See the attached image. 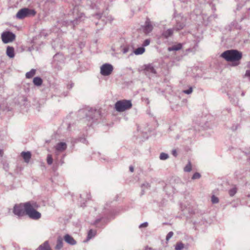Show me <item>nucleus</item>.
I'll return each instance as SVG.
<instances>
[{
  "label": "nucleus",
  "instance_id": "f257e3e1",
  "mask_svg": "<svg viewBox=\"0 0 250 250\" xmlns=\"http://www.w3.org/2000/svg\"><path fill=\"white\" fill-rule=\"evenodd\" d=\"M221 57L228 62H233L232 65L237 66L239 64V62H236L242 58V54L236 50H229L224 52L221 55Z\"/></svg>",
  "mask_w": 250,
  "mask_h": 250
},
{
  "label": "nucleus",
  "instance_id": "f03ea898",
  "mask_svg": "<svg viewBox=\"0 0 250 250\" xmlns=\"http://www.w3.org/2000/svg\"><path fill=\"white\" fill-rule=\"evenodd\" d=\"M176 24L173 28L168 29L164 31L162 33V36L165 38H168L170 37L173 33V31H179L183 29L186 25L187 19L186 17L181 15L176 17Z\"/></svg>",
  "mask_w": 250,
  "mask_h": 250
},
{
  "label": "nucleus",
  "instance_id": "7ed1b4c3",
  "mask_svg": "<svg viewBox=\"0 0 250 250\" xmlns=\"http://www.w3.org/2000/svg\"><path fill=\"white\" fill-rule=\"evenodd\" d=\"M25 212L30 218L38 220L41 217V214L37 211L35 208L38 206L36 203L28 202L25 203Z\"/></svg>",
  "mask_w": 250,
  "mask_h": 250
},
{
  "label": "nucleus",
  "instance_id": "20e7f679",
  "mask_svg": "<svg viewBox=\"0 0 250 250\" xmlns=\"http://www.w3.org/2000/svg\"><path fill=\"white\" fill-rule=\"evenodd\" d=\"M73 14L74 20L67 21H66L67 25L70 26L72 28H73L76 25L78 24L80 22L84 20L85 18L84 14L80 12L77 7H75L73 9Z\"/></svg>",
  "mask_w": 250,
  "mask_h": 250
},
{
  "label": "nucleus",
  "instance_id": "39448f33",
  "mask_svg": "<svg viewBox=\"0 0 250 250\" xmlns=\"http://www.w3.org/2000/svg\"><path fill=\"white\" fill-rule=\"evenodd\" d=\"M132 106L130 100H122L118 101L115 104L114 108L117 111L122 112L130 109Z\"/></svg>",
  "mask_w": 250,
  "mask_h": 250
},
{
  "label": "nucleus",
  "instance_id": "423d86ee",
  "mask_svg": "<svg viewBox=\"0 0 250 250\" xmlns=\"http://www.w3.org/2000/svg\"><path fill=\"white\" fill-rule=\"evenodd\" d=\"M194 15H196V18L200 19L201 17H202L203 19V23L205 25H208L209 23L213 19H215L217 18V16L216 14H213L210 16H208L206 14H202V16L198 15L197 12L194 11V13L191 14L190 18L193 19V20H195V18H194Z\"/></svg>",
  "mask_w": 250,
  "mask_h": 250
},
{
  "label": "nucleus",
  "instance_id": "0eeeda50",
  "mask_svg": "<svg viewBox=\"0 0 250 250\" xmlns=\"http://www.w3.org/2000/svg\"><path fill=\"white\" fill-rule=\"evenodd\" d=\"M36 12L34 9L23 8L20 9L16 14V17L19 19H23L30 16H35Z\"/></svg>",
  "mask_w": 250,
  "mask_h": 250
},
{
  "label": "nucleus",
  "instance_id": "6e6552de",
  "mask_svg": "<svg viewBox=\"0 0 250 250\" xmlns=\"http://www.w3.org/2000/svg\"><path fill=\"white\" fill-rule=\"evenodd\" d=\"M64 62V57L63 55L61 53H57L53 57L52 65L54 67L60 69L61 68L62 65L63 64Z\"/></svg>",
  "mask_w": 250,
  "mask_h": 250
},
{
  "label": "nucleus",
  "instance_id": "1a4fd4ad",
  "mask_svg": "<svg viewBox=\"0 0 250 250\" xmlns=\"http://www.w3.org/2000/svg\"><path fill=\"white\" fill-rule=\"evenodd\" d=\"M15 38V35L10 31L3 32L1 34V39L4 43L13 42Z\"/></svg>",
  "mask_w": 250,
  "mask_h": 250
},
{
  "label": "nucleus",
  "instance_id": "9d476101",
  "mask_svg": "<svg viewBox=\"0 0 250 250\" xmlns=\"http://www.w3.org/2000/svg\"><path fill=\"white\" fill-rule=\"evenodd\" d=\"M25 206V203L15 205L13 208V213L19 217L23 216L26 214Z\"/></svg>",
  "mask_w": 250,
  "mask_h": 250
},
{
  "label": "nucleus",
  "instance_id": "9b49d317",
  "mask_svg": "<svg viewBox=\"0 0 250 250\" xmlns=\"http://www.w3.org/2000/svg\"><path fill=\"white\" fill-rule=\"evenodd\" d=\"M113 70V66L109 63L104 64L101 67V73L103 76L109 75Z\"/></svg>",
  "mask_w": 250,
  "mask_h": 250
},
{
  "label": "nucleus",
  "instance_id": "f8f14e48",
  "mask_svg": "<svg viewBox=\"0 0 250 250\" xmlns=\"http://www.w3.org/2000/svg\"><path fill=\"white\" fill-rule=\"evenodd\" d=\"M153 29V26L152 22L150 21L148 18L146 19L145 24L143 26H142V29L144 33L148 34L150 33Z\"/></svg>",
  "mask_w": 250,
  "mask_h": 250
},
{
  "label": "nucleus",
  "instance_id": "ddd939ff",
  "mask_svg": "<svg viewBox=\"0 0 250 250\" xmlns=\"http://www.w3.org/2000/svg\"><path fill=\"white\" fill-rule=\"evenodd\" d=\"M100 116L99 111L90 108L88 110V112L86 113V118L87 119H91L93 121L97 120V117Z\"/></svg>",
  "mask_w": 250,
  "mask_h": 250
},
{
  "label": "nucleus",
  "instance_id": "4468645a",
  "mask_svg": "<svg viewBox=\"0 0 250 250\" xmlns=\"http://www.w3.org/2000/svg\"><path fill=\"white\" fill-rule=\"evenodd\" d=\"M144 71L146 75H148L149 77H150L156 74L155 69L151 64L145 65Z\"/></svg>",
  "mask_w": 250,
  "mask_h": 250
},
{
  "label": "nucleus",
  "instance_id": "2eb2a0df",
  "mask_svg": "<svg viewBox=\"0 0 250 250\" xmlns=\"http://www.w3.org/2000/svg\"><path fill=\"white\" fill-rule=\"evenodd\" d=\"M67 148V145L64 142L58 143L55 146L56 153H60L64 151Z\"/></svg>",
  "mask_w": 250,
  "mask_h": 250
},
{
  "label": "nucleus",
  "instance_id": "dca6fc26",
  "mask_svg": "<svg viewBox=\"0 0 250 250\" xmlns=\"http://www.w3.org/2000/svg\"><path fill=\"white\" fill-rule=\"evenodd\" d=\"M64 240L67 243L71 245H74L76 244V241L69 234H66L64 235Z\"/></svg>",
  "mask_w": 250,
  "mask_h": 250
},
{
  "label": "nucleus",
  "instance_id": "f3484780",
  "mask_svg": "<svg viewBox=\"0 0 250 250\" xmlns=\"http://www.w3.org/2000/svg\"><path fill=\"white\" fill-rule=\"evenodd\" d=\"M21 156L22 157L25 162L28 163L31 159V154L29 151L22 152L21 153Z\"/></svg>",
  "mask_w": 250,
  "mask_h": 250
},
{
  "label": "nucleus",
  "instance_id": "a211bd4d",
  "mask_svg": "<svg viewBox=\"0 0 250 250\" xmlns=\"http://www.w3.org/2000/svg\"><path fill=\"white\" fill-rule=\"evenodd\" d=\"M36 250H52L48 241L44 242Z\"/></svg>",
  "mask_w": 250,
  "mask_h": 250
},
{
  "label": "nucleus",
  "instance_id": "6ab92c4d",
  "mask_svg": "<svg viewBox=\"0 0 250 250\" xmlns=\"http://www.w3.org/2000/svg\"><path fill=\"white\" fill-rule=\"evenodd\" d=\"M6 54L10 58L15 56L14 48L12 46H8L6 49Z\"/></svg>",
  "mask_w": 250,
  "mask_h": 250
},
{
  "label": "nucleus",
  "instance_id": "aec40b11",
  "mask_svg": "<svg viewBox=\"0 0 250 250\" xmlns=\"http://www.w3.org/2000/svg\"><path fill=\"white\" fill-rule=\"evenodd\" d=\"M63 247V239L61 237H59L57 240V244L55 246V249L57 250H61Z\"/></svg>",
  "mask_w": 250,
  "mask_h": 250
},
{
  "label": "nucleus",
  "instance_id": "412c9836",
  "mask_svg": "<svg viewBox=\"0 0 250 250\" xmlns=\"http://www.w3.org/2000/svg\"><path fill=\"white\" fill-rule=\"evenodd\" d=\"M182 47V45L181 43H178L177 44L174 45L171 47L168 48V50L169 51H178L180 50Z\"/></svg>",
  "mask_w": 250,
  "mask_h": 250
},
{
  "label": "nucleus",
  "instance_id": "4be33fe9",
  "mask_svg": "<svg viewBox=\"0 0 250 250\" xmlns=\"http://www.w3.org/2000/svg\"><path fill=\"white\" fill-rule=\"evenodd\" d=\"M33 83L36 86H41L42 83V79L39 77H35L33 81Z\"/></svg>",
  "mask_w": 250,
  "mask_h": 250
},
{
  "label": "nucleus",
  "instance_id": "5701e85b",
  "mask_svg": "<svg viewBox=\"0 0 250 250\" xmlns=\"http://www.w3.org/2000/svg\"><path fill=\"white\" fill-rule=\"evenodd\" d=\"M36 72V70L35 69H32L30 71L26 73V78L27 79L32 78L35 75Z\"/></svg>",
  "mask_w": 250,
  "mask_h": 250
},
{
  "label": "nucleus",
  "instance_id": "b1692460",
  "mask_svg": "<svg viewBox=\"0 0 250 250\" xmlns=\"http://www.w3.org/2000/svg\"><path fill=\"white\" fill-rule=\"evenodd\" d=\"M237 189L235 187H233L229 190V193L230 196H233L237 192Z\"/></svg>",
  "mask_w": 250,
  "mask_h": 250
},
{
  "label": "nucleus",
  "instance_id": "393cba45",
  "mask_svg": "<svg viewBox=\"0 0 250 250\" xmlns=\"http://www.w3.org/2000/svg\"><path fill=\"white\" fill-rule=\"evenodd\" d=\"M132 48L133 50L131 51L130 55H132L133 54H135V55L141 54V46L138 47V48L135 50H134V47H132Z\"/></svg>",
  "mask_w": 250,
  "mask_h": 250
},
{
  "label": "nucleus",
  "instance_id": "a878e982",
  "mask_svg": "<svg viewBox=\"0 0 250 250\" xmlns=\"http://www.w3.org/2000/svg\"><path fill=\"white\" fill-rule=\"evenodd\" d=\"M184 245L182 242L177 243L175 246V250H182L184 249Z\"/></svg>",
  "mask_w": 250,
  "mask_h": 250
},
{
  "label": "nucleus",
  "instance_id": "bb28decb",
  "mask_svg": "<svg viewBox=\"0 0 250 250\" xmlns=\"http://www.w3.org/2000/svg\"><path fill=\"white\" fill-rule=\"evenodd\" d=\"M95 234V232L94 231H93L92 229H90L89 230L88 232V235L87 239V240H89L91 238H92Z\"/></svg>",
  "mask_w": 250,
  "mask_h": 250
},
{
  "label": "nucleus",
  "instance_id": "cd10ccee",
  "mask_svg": "<svg viewBox=\"0 0 250 250\" xmlns=\"http://www.w3.org/2000/svg\"><path fill=\"white\" fill-rule=\"evenodd\" d=\"M168 158V155L167 153L162 152L160 155V159L162 160H167Z\"/></svg>",
  "mask_w": 250,
  "mask_h": 250
},
{
  "label": "nucleus",
  "instance_id": "c85d7f7f",
  "mask_svg": "<svg viewBox=\"0 0 250 250\" xmlns=\"http://www.w3.org/2000/svg\"><path fill=\"white\" fill-rule=\"evenodd\" d=\"M191 170V165L190 162L186 165L184 168V171L186 172H190Z\"/></svg>",
  "mask_w": 250,
  "mask_h": 250
},
{
  "label": "nucleus",
  "instance_id": "c756f323",
  "mask_svg": "<svg viewBox=\"0 0 250 250\" xmlns=\"http://www.w3.org/2000/svg\"><path fill=\"white\" fill-rule=\"evenodd\" d=\"M47 163L49 165H51L53 163V158L51 154H48L47 156Z\"/></svg>",
  "mask_w": 250,
  "mask_h": 250
},
{
  "label": "nucleus",
  "instance_id": "7c9ffc66",
  "mask_svg": "<svg viewBox=\"0 0 250 250\" xmlns=\"http://www.w3.org/2000/svg\"><path fill=\"white\" fill-rule=\"evenodd\" d=\"M211 202L213 204H217L219 202V199L218 197H216L215 195H212L211 196Z\"/></svg>",
  "mask_w": 250,
  "mask_h": 250
},
{
  "label": "nucleus",
  "instance_id": "2f4dec72",
  "mask_svg": "<svg viewBox=\"0 0 250 250\" xmlns=\"http://www.w3.org/2000/svg\"><path fill=\"white\" fill-rule=\"evenodd\" d=\"M201 177V174L198 172H195L192 177V179L195 180L199 179Z\"/></svg>",
  "mask_w": 250,
  "mask_h": 250
},
{
  "label": "nucleus",
  "instance_id": "473e14b6",
  "mask_svg": "<svg viewBox=\"0 0 250 250\" xmlns=\"http://www.w3.org/2000/svg\"><path fill=\"white\" fill-rule=\"evenodd\" d=\"M192 87H189L188 89L183 90V93L187 94H190L192 92Z\"/></svg>",
  "mask_w": 250,
  "mask_h": 250
},
{
  "label": "nucleus",
  "instance_id": "72a5a7b5",
  "mask_svg": "<svg viewBox=\"0 0 250 250\" xmlns=\"http://www.w3.org/2000/svg\"><path fill=\"white\" fill-rule=\"evenodd\" d=\"M173 235V232L172 231H170L168 233L166 236V240L168 241Z\"/></svg>",
  "mask_w": 250,
  "mask_h": 250
},
{
  "label": "nucleus",
  "instance_id": "f704fd0d",
  "mask_svg": "<svg viewBox=\"0 0 250 250\" xmlns=\"http://www.w3.org/2000/svg\"><path fill=\"white\" fill-rule=\"evenodd\" d=\"M129 47L128 46L125 47L122 49V52L124 54H125L129 52Z\"/></svg>",
  "mask_w": 250,
  "mask_h": 250
},
{
  "label": "nucleus",
  "instance_id": "c9c22d12",
  "mask_svg": "<svg viewBox=\"0 0 250 250\" xmlns=\"http://www.w3.org/2000/svg\"><path fill=\"white\" fill-rule=\"evenodd\" d=\"M150 43V40L149 39H146V40L143 44V46H147L148 45H149Z\"/></svg>",
  "mask_w": 250,
  "mask_h": 250
},
{
  "label": "nucleus",
  "instance_id": "e433bc0d",
  "mask_svg": "<svg viewBox=\"0 0 250 250\" xmlns=\"http://www.w3.org/2000/svg\"><path fill=\"white\" fill-rule=\"evenodd\" d=\"M144 187L147 189L150 187V185L148 183L143 184V185L142 184V188Z\"/></svg>",
  "mask_w": 250,
  "mask_h": 250
},
{
  "label": "nucleus",
  "instance_id": "4c0bfd02",
  "mask_svg": "<svg viewBox=\"0 0 250 250\" xmlns=\"http://www.w3.org/2000/svg\"><path fill=\"white\" fill-rule=\"evenodd\" d=\"M245 76L247 77H250V69L246 70Z\"/></svg>",
  "mask_w": 250,
  "mask_h": 250
},
{
  "label": "nucleus",
  "instance_id": "58836bf2",
  "mask_svg": "<svg viewBox=\"0 0 250 250\" xmlns=\"http://www.w3.org/2000/svg\"><path fill=\"white\" fill-rule=\"evenodd\" d=\"M148 226L147 222H145L144 223H142V228L146 227Z\"/></svg>",
  "mask_w": 250,
  "mask_h": 250
},
{
  "label": "nucleus",
  "instance_id": "ea45409f",
  "mask_svg": "<svg viewBox=\"0 0 250 250\" xmlns=\"http://www.w3.org/2000/svg\"><path fill=\"white\" fill-rule=\"evenodd\" d=\"M142 102H145L146 104H149V101L147 99H143L142 98Z\"/></svg>",
  "mask_w": 250,
  "mask_h": 250
},
{
  "label": "nucleus",
  "instance_id": "a19ab883",
  "mask_svg": "<svg viewBox=\"0 0 250 250\" xmlns=\"http://www.w3.org/2000/svg\"><path fill=\"white\" fill-rule=\"evenodd\" d=\"M172 154L174 156H176V155H177V152H176V150L175 149L172 150Z\"/></svg>",
  "mask_w": 250,
  "mask_h": 250
},
{
  "label": "nucleus",
  "instance_id": "79ce46f5",
  "mask_svg": "<svg viewBox=\"0 0 250 250\" xmlns=\"http://www.w3.org/2000/svg\"><path fill=\"white\" fill-rule=\"evenodd\" d=\"M129 170L130 172H133L134 171V167L132 166L129 167Z\"/></svg>",
  "mask_w": 250,
  "mask_h": 250
},
{
  "label": "nucleus",
  "instance_id": "37998d69",
  "mask_svg": "<svg viewBox=\"0 0 250 250\" xmlns=\"http://www.w3.org/2000/svg\"><path fill=\"white\" fill-rule=\"evenodd\" d=\"M107 20L108 21H109L110 22H111V21H112V19L111 17H109V16L107 17Z\"/></svg>",
  "mask_w": 250,
  "mask_h": 250
},
{
  "label": "nucleus",
  "instance_id": "c03bdc74",
  "mask_svg": "<svg viewBox=\"0 0 250 250\" xmlns=\"http://www.w3.org/2000/svg\"><path fill=\"white\" fill-rule=\"evenodd\" d=\"M145 51V49L144 48V46H142V54L144 53Z\"/></svg>",
  "mask_w": 250,
  "mask_h": 250
},
{
  "label": "nucleus",
  "instance_id": "a18cd8bd",
  "mask_svg": "<svg viewBox=\"0 0 250 250\" xmlns=\"http://www.w3.org/2000/svg\"><path fill=\"white\" fill-rule=\"evenodd\" d=\"M3 154V150L2 149H0V157L2 156Z\"/></svg>",
  "mask_w": 250,
  "mask_h": 250
},
{
  "label": "nucleus",
  "instance_id": "49530a36",
  "mask_svg": "<svg viewBox=\"0 0 250 250\" xmlns=\"http://www.w3.org/2000/svg\"><path fill=\"white\" fill-rule=\"evenodd\" d=\"M22 101L26 102L27 101V98L25 97H22Z\"/></svg>",
  "mask_w": 250,
  "mask_h": 250
},
{
  "label": "nucleus",
  "instance_id": "de8ad7c7",
  "mask_svg": "<svg viewBox=\"0 0 250 250\" xmlns=\"http://www.w3.org/2000/svg\"><path fill=\"white\" fill-rule=\"evenodd\" d=\"M247 67L250 68V61L248 63Z\"/></svg>",
  "mask_w": 250,
  "mask_h": 250
},
{
  "label": "nucleus",
  "instance_id": "09e8293b",
  "mask_svg": "<svg viewBox=\"0 0 250 250\" xmlns=\"http://www.w3.org/2000/svg\"><path fill=\"white\" fill-rule=\"evenodd\" d=\"M152 250V249L151 248H146V250Z\"/></svg>",
  "mask_w": 250,
  "mask_h": 250
},
{
  "label": "nucleus",
  "instance_id": "8fccbe9b",
  "mask_svg": "<svg viewBox=\"0 0 250 250\" xmlns=\"http://www.w3.org/2000/svg\"><path fill=\"white\" fill-rule=\"evenodd\" d=\"M96 16L97 17V18H102V16H100V15H99V14H97L96 15Z\"/></svg>",
  "mask_w": 250,
  "mask_h": 250
},
{
  "label": "nucleus",
  "instance_id": "3c124183",
  "mask_svg": "<svg viewBox=\"0 0 250 250\" xmlns=\"http://www.w3.org/2000/svg\"><path fill=\"white\" fill-rule=\"evenodd\" d=\"M84 111L83 110H80L79 112H83Z\"/></svg>",
  "mask_w": 250,
  "mask_h": 250
},
{
  "label": "nucleus",
  "instance_id": "603ef678",
  "mask_svg": "<svg viewBox=\"0 0 250 250\" xmlns=\"http://www.w3.org/2000/svg\"><path fill=\"white\" fill-rule=\"evenodd\" d=\"M90 199V195H88V196H87V199Z\"/></svg>",
  "mask_w": 250,
  "mask_h": 250
},
{
  "label": "nucleus",
  "instance_id": "864d4df0",
  "mask_svg": "<svg viewBox=\"0 0 250 250\" xmlns=\"http://www.w3.org/2000/svg\"><path fill=\"white\" fill-rule=\"evenodd\" d=\"M235 21H233V22H232V24H233V25H234V23H235Z\"/></svg>",
  "mask_w": 250,
  "mask_h": 250
},
{
  "label": "nucleus",
  "instance_id": "5fc2aeb1",
  "mask_svg": "<svg viewBox=\"0 0 250 250\" xmlns=\"http://www.w3.org/2000/svg\"><path fill=\"white\" fill-rule=\"evenodd\" d=\"M244 95V92H242V96H243Z\"/></svg>",
  "mask_w": 250,
  "mask_h": 250
},
{
  "label": "nucleus",
  "instance_id": "6e6d98bb",
  "mask_svg": "<svg viewBox=\"0 0 250 250\" xmlns=\"http://www.w3.org/2000/svg\"><path fill=\"white\" fill-rule=\"evenodd\" d=\"M139 228L141 229V225L139 226Z\"/></svg>",
  "mask_w": 250,
  "mask_h": 250
},
{
  "label": "nucleus",
  "instance_id": "4d7b16f0",
  "mask_svg": "<svg viewBox=\"0 0 250 250\" xmlns=\"http://www.w3.org/2000/svg\"><path fill=\"white\" fill-rule=\"evenodd\" d=\"M98 221H99V220H96V224L97 223Z\"/></svg>",
  "mask_w": 250,
  "mask_h": 250
},
{
  "label": "nucleus",
  "instance_id": "13d9d810",
  "mask_svg": "<svg viewBox=\"0 0 250 250\" xmlns=\"http://www.w3.org/2000/svg\"><path fill=\"white\" fill-rule=\"evenodd\" d=\"M80 196H81V198H83V197H82V194H81V195H80Z\"/></svg>",
  "mask_w": 250,
  "mask_h": 250
}]
</instances>
